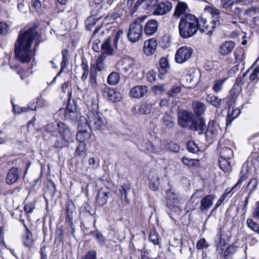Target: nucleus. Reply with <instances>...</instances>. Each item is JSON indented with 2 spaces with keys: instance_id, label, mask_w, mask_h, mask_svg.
<instances>
[{
  "instance_id": "obj_1",
  "label": "nucleus",
  "mask_w": 259,
  "mask_h": 259,
  "mask_svg": "<svg viewBox=\"0 0 259 259\" xmlns=\"http://www.w3.org/2000/svg\"><path fill=\"white\" fill-rule=\"evenodd\" d=\"M38 33L35 27H32L27 30L21 32L15 43V54L16 58L22 63H29L32 57L31 47L34 40H38Z\"/></svg>"
},
{
  "instance_id": "obj_2",
  "label": "nucleus",
  "mask_w": 259,
  "mask_h": 259,
  "mask_svg": "<svg viewBox=\"0 0 259 259\" xmlns=\"http://www.w3.org/2000/svg\"><path fill=\"white\" fill-rule=\"evenodd\" d=\"M199 28V20L195 15L187 14L182 17L179 24L180 36L184 38L190 37L195 35Z\"/></svg>"
},
{
  "instance_id": "obj_3",
  "label": "nucleus",
  "mask_w": 259,
  "mask_h": 259,
  "mask_svg": "<svg viewBox=\"0 0 259 259\" xmlns=\"http://www.w3.org/2000/svg\"><path fill=\"white\" fill-rule=\"evenodd\" d=\"M146 16L138 17L130 24L127 33L128 40L136 43L142 38L143 35V22Z\"/></svg>"
},
{
  "instance_id": "obj_4",
  "label": "nucleus",
  "mask_w": 259,
  "mask_h": 259,
  "mask_svg": "<svg viewBox=\"0 0 259 259\" xmlns=\"http://www.w3.org/2000/svg\"><path fill=\"white\" fill-rule=\"evenodd\" d=\"M88 126L90 130H99L107 123V120L100 112L90 110L87 114Z\"/></svg>"
},
{
  "instance_id": "obj_5",
  "label": "nucleus",
  "mask_w": 259,
  "mask_h": 259,
  "mask_svg": "<svg viewBox=\"0 0 259 259\" xmlns=\"http://www.w3.org/2000/svg\"><path fill=\"white\" fill-rule=\"evenodd\" d=\"M116 67L118 70L127 73L139 69L141 67V64L133 58L127 57L118 61L116 64Z\"/></svg>"
},
{
  "instance_id": "obj_6",
  "label": "nucleus",
  "mask_w": 259,
  "mask_h": 259,
  "mask_svg": "<svg viewBox=\"0 0 259 259\" xmlns=\"http://www.w3.org/2000/svg\"><path fill=\"white\" fill-rule=\"evenodd\" d=\"M256 162V158L253 155L249 156L247 160L242 166L241 171L239 174V179L235 185L234 186V189L237 187L240 186L242 183L247 179L248 177L249 173L251 170V167L254 166Z\"/></svg>"
},
{
  "instance_id": "obj_7",
  "label": "nucleus",
  "mask_w": 259,
  "mask_h": 259,
  "mask_svg": "<svg viewBox=\"0 0 259 259\" xmlns=\"http://www.w3.org/2000/svg\"><path fill=\"white\" fill-rule=\"evenodd\" d=\"M193 114L187 110H180L178 113V123L182 128L189 127L194 119Z\"/></svg>"
},
{
  "instance_id": "obj_8",
  "label": "nucleus",
  "mask_w": 259,
  "mask_h": 259,
  "mask_svg": "<svg viewBox=\"0 0 259 259\" xmlns=\"http://www.w3.org/2000/svg\"><path fill=\"white\" fill-rule=\"evenodd\" d=\"M166 202L167 207L171 210L175 212L181 211L178 195L172 190H169L167 191Z\"/></svg>"
},
{
  "instance_id": "obj_9",
  "label": "nucleus",
  "mask_w": 259,
  "mask_h": 259,
  "mask_svg": "<svg viewBox=\"0 0 259 259\" xmlns=\"http://www.w3.org/2000/svg\"><path fill=\"white\" fill-rule=\"evenodd\" d=\"M64 116L66 119L72 122L77 121L79 118H81L78 112L75 102L69 101L66 110L64 113Z\"/></svg>"
},
{
  "instance_id": "obj_10",
  "label": "nucleus",
  "mask_w": 259,
  "mask_h": 259,
  "mask_svg": "<svg viewBox=\"0 0 259 259\" xmlns=\"http://www.w3.org/2000/svg\"><path fill=\"white\" fill-rule=\"evenodd\" d=\"M192 49L190 47L184 46L179 49L175 55L176 62L182 64L187 61L192 56Z\"/></svg>"
},
{
  "instance_id": "obj_11",
  "label": "nucleus",
  "mask_w": 259,
  "mask_h": 259,
  "mask_svg": "<svg viewBox=\"0 0 259 259\" xmlns=\"http://www.w3.org/2000/svg\"><path fill=\"white\" fill-rule=\"evenodd\" d=\"M205 10L211 15L212 20L210 24L212 26L213 28H215L220 25L223 24L224 22V15L220 13L219 9H216L215 7H208Z\"/></svg>"
},
{
  "instance_id": "obj_12",
  "label": "nucleus",
  "mask_w": 259,
  "mask_h": 259,
  "mask_svg": "<svg viewBox=\"0 0 259 259\" xmlns=\"http://www.w3.org/2000/svg\"><path fill=\"white\" fill-rule=\"evenodd\" d=\"M203 196V192L202 190H196L192 194L190 200L188 202L186 207V211L188 212L189 211L196 209L199 202V199Z\"/></svg>"
},
{
  "instance_id": "obj_13",
  "label": "nucleus",
  "mask_w": 259,
  "mask_h": 259,
  "mask_svg": "<svg viewBox=\"0 0 259 259\" xmlns=\"http://www.w3.org/2000/svg\"><path fill=\"white\" fill-rule=\"evenodd\" d=\"M159 23L158 21L155 19H150L143 23V32L148 36H152L154 35L158 30Z\"/></svg>"
},
{
  "instance_id": "obj_14",
  "label": "nucleus",
  "mask_w": 259,
  "mask_h": 259,
  "mask_svg": "<svg viewBox=\"0 0 259 259\" xmlns=\"http://www.w3.org/2000/svg\"><path fill=\"white\" fill-rule=\"evenodd\" d=\"M206 128L205 120L202 117L194 118L192 122L189 125L190 130L197 132L199 135L203 134Z\"/></svg>"
},
{
  "instance_id": "obj_15",
  "label": "nucleus",
  "mask_w": 259,
  "mask_h": 259,
  "mask_svg": "<svg viewBox=\"0 0 259 259\" xmlns=\"http://www.w3.org/2000/svg\"><path fill=\"white\" fill-rule=\"evenodd\" d=\"M21 174V170L15 167H13L10 168L7 174L6 182L8 185H12L14 183H17L18 180L20 179Z\"/></svg>"
},
{
  "instance_id": "obj_16",
  "label": "nucleus",
  "mask_w": 259,
  "mask_h": 259,
  "mask_svg": "<svg viewBox=\"0 0 259 259\" xmlns=\"http://www.w3.org/2000/svg\"><path fill=\"white\" fill-rule=\"evenodd\" d=\"M103 96L113 102H119L121 100L120 94L113 89L106 87L103 91Z\"/></svg>"
},
{
  "instance_id": "obj_17",
  "label": "nucleus",
  "mask_w": 259,
  "mask_h": 259,
  "mask_svg": "<svg viewBox=\"0 0 259 259\" xmlns=\"http://www.w3.org/2000/svg\"><path fill=\"white\" fill-rule=\"evenodd\" d=\"M148 91V88L146 85H136L131 90L130 95L134 98L140 99L143 97Z\"/></svg>"
},
{
  "instance_id": "obj_18",
  "label": "nucleus",
  "mask_w": 259,
  "mask_h": 259,
  "mask_svg": "<svg viewBox=\"0 0 259 259\" xmlns=\"http://www.w3.org/2000/svg\"><path fill=\"white\" fill-rule=\"evenodd\" d=\"M110 191L107 188H101L97 195L96 200L98 206L101 207L106 204Z\"/></svg>"
},
{
  "instance_id": "obj_19",
  "label": "nucleus",
  "mask_w": 259,
  "mask_h": 259,
  "mask_svg": "<svg viewBox=\"0 0 259 259\" xmlns=\"http://www.w3.org/2000/svg\"><path fill=\"white\" fill-rule=\"evenodd\" d=\"M157 47V40L154 38H150L145 41L143 51L147 56H151L154 54Z\"/></svg>"
},
{
  "instance_id": "obj_20",
  "label": "nucleus",
  "mask_w": 259,
  "mask_h": 259,
  "mask_svg": "<svg viewBox=\"0 0 259 259\" xmlns=\"http://www.w3.org/2000/svg\"><path fill=\"white\" fill-rule=\"evenodd\" d=\"M220 131L219 125L214 121H210L205 135L206 140L212 139L217 136Z\"/></svg>"
},
{
  "instance_id": "obj_21",
  "label": "nucleus",
  "mask_w": 259,
  "mask_h": 259,
  "mask_svg": "<svg viewBox=\"0 0 259 259\" xmlns=\"http://www.w3.org/2000/svg\"><path fill=\"white\" fill-rule=\"evenodd\" d=\"M172 4L168 1L160 3L154 10V13L157 15H162L171 10Z\"/></svg>"
},
{
  "instance_id": "obj_22",
  "label": "nucleus",
  "mask_w": 259,
  "mask_h": 259,
  "mask_svg": "<svg viewBox=\"0 0 259 259\" xmlns=\"http://www.w3.org/2000/svg\"><path fill=\"white\" fill-rule=\"evenodd\" d=\"M57 128L61 137L65 139L70 140L73 136V132H71L69 126L62 122L57 123Z\"/></svg>"
},
{
  "instance_id": "obj_23",
  "label": "nucleus",
  "mask_w": 259,
  "mask_h": 259,
  "mask_svg": "<svg viewBox=\"0 0 259 259\" xmlns=\"http://www.w3.org/2000/svg\"><path fill=\"white\" fill-rule=\"evenodd\" d=\"M214 199L213 195H207L202 198L200 201L199 209L202 212H207L212 206Z\"/></svg>"
},
{
  "instance_id": "obj_24",
  "label": "nucleus",
  "mask_w": 259,
  "mask_h": 259,
  "mask_svg": "<svg viewBox=\"0 0 259 259\" xmlns=\"http://www.w3.org/2000/svg\"><path fill=\"white\" fill-rule=\"evenodd\" d=\"M218 163L220 168L225 172L231 171L234 164V160H230L226 158L219 157Z\"/></svg>"
},
{
  "instance_id": "obj_25",
  "label": "nucleus",
  "mask_w": 259,
  "mask_h": 259,
  "mask_svg": "<svg viewBox=\"0 0 259 259\" xmlns=\"http://www.w3.org/2000/svg\"><path fill=\"white\" fill-rule=\"evenodd\" d=\"M215 28L212 27L211 25L210 26L207 23V20L206 19H202L201 21L199 22V28L198 30L201 33H205L208 35L212 34L213 30Z\"/></svg>"
},
{
  "instance_id": "obj_26",
  "label": "nucleus",
  "mask_w": 259,
  "mask_h": 259,
  "mask_svg": "<svg viewBox=\"0 0 259 259\" xmlns=\"http://www.w3.org/2000/svg\"><path fill=\"white\" fill-rule=\"evenodd\" d=\"M235 44L233 41H226L222 43L220 48V52L222 55L230 53L234 48Z\"/></svg>"
},
{
  "instance_id": "obj_27",
  "label": "nucleus",
  "mask_w": 259,
  "mask_h": 259,
  "mask_svg": "<svg viewBox=\"0 0 259 259\" xmlns=\"http://www.w3.org/2000/svg\"><path fill=\"white\" fill-rule=\"evenodd\" d=\"M78 132L76 135V140L80 142H85L90 138V133L88 132L86 129L83 130L82 125L79 124L78 125Z\"/></svg>"
},
{
  "instance_id": "obj_28",
  "label": "nucleus",
  "mask_w": 259,
  "mask_h": 259,
  "mask_svg": "<svg viewBox=\"0 0 259 259\" xmlns=\"http://www.w3.org/2000/svg\"><path fill=\"white\" fill-rule=\"evenodd\" d=\"M149 187L153 191L157 190L159 186V179L156 172H150L149 175Z\"/></svg>"
},
{
  "instance_id": "obj_29",
  "label": "nucleus",
  "mask_w": 259,
  "mask_h": 259,
  "mask_svg": "<svg viewBox=\"0 0 259 259\" xmlns=\"http://www.w3.org/2000/svg\"><path fill=\"white\" fill-rule=\"evenodd\" d=\"M192 108L193 110L194 113L196 115L200 117L204 113L206 107L202 102L197 101L192 103Z\"/></svg>"
},
{
  "instance_id": "obj_30",
  "label": "nucleus",
  "mask_w": 259,
  "mask_h": 259,
  "mask_svg": "<svg viewBox=\"0 0 259 259\" xmlns=\"http://www.w3.org/2000/svg\"><path fill=\"white\" fill-rule=\"evenodd\" d=\"M24 226L26 229V232L23 237V243L24 246L30 248L32 246L33 244L32 234L25 224H24Z\"/></svg>"
},
{
  "instance_id": "obj_31",
  "label": "nucleus",
  "mask_w": 259,
  "mask_h": 259,
  "mask_svg": "<svg viewBox=\"0 0 259 259\" xmlns=\"http://www.w3.org/2000/svg\"><path fill=\"white\" fill-rule=\"evenodd\" d=\"M188 8V5L186 3L179 2L175 8L174 16L175 17L179 18L181 15L183 14L185 15Z\"/></svg>"
},
{
  "instance_id": "obj_32",
  "label": "nucleus",
  "mask_w": 259,
  "mask_h": 259,
  "mask_svg": "<svg viewBox=\"0 0 259 259\" xmlns=\"http://www.w3.org/2000/svg\"><path fill=\"white\" fill-rule=\"evenodd\" d=\"M102 18V16H98L96 14L93 13L91 16L89 17L85 21V24L88 30H91L97 23L98 20Z\"/></svg>"
},
{
  "instance_id": "obj_33",
  "label": "nucleus",
  "mask_w": 259,
  "mask_h": 259,
  "mask_svg": "<svg viewBox=\"0 0 259 259\" xmlns=\"http://www.w3.org/2000/svg\"><path fill=\"white\" fill-rule=\"evenodd\" d=\"M90 234L94 236L97 240L99 245L100 247L105 246L107 242V239L98 230L91 231Z\"/></svg>"
},
{
  "instance_id": "obj_34",
  "label": "nucleus",
  "mask_w": 259,
  "mask_h": 259,
  "mask_svg": "<svg viewBox=\"0 0 259 259\" xmlns=\"http://www.w3.org/2000/svg\"><path fill=\"white\" fill-rule=\"evenodd\" d=\"M205 100L207 103H209L217 108L220 107L221 105L222 100L212 94H208L206 97Z\"/></svg>"
},
{
  "instance_id": "obj_35",
  "label": "nucleus",
  "mask_w": 259,
  "mask_h": 259,
  "mask_svg": "<svg viewBox=\"0 0 259 259\" xmlns=\"http://www.w3.org/2000/svg\"><path fill=\"white\" fill-rule=\"evenodd\" d=\"M236 251V247L233 245H230L227 248H224L220 251L218 253L223 256L226 259L231 256Z\"/></svg>"
},
{
  "instance_id": "obj_36",
  "label": "nucleus",
  "mask_w": 259,
  "mask_h": 259,
  "mask_svg": "<svg viewBox=\"0 0 259 259\" xmlns=\"http://www.w3.org/2000/svg\"><path fill=\"white\" fill-rule=\"evenodd\" d=\"M258 183V181L256 178H253L249 181L246 188V190L249 196H252L256 190Z\"/></svg>"
},
{
  "instance_id": "obj_37",
  "label": "nucleus",
  "mask_w": 259,
  "mask_h": 259,
  "mask_svg": "<svg viewBox=\"0 0 259 259\" xmlns=\"http://www.w3.org/2000/svg\"><path fill=\"white\" fill-rule=\"evenodd\" d=\"M169 69V66L167 59L164 57L161 58L159 61V66L158 67L159 73L161 75H164Z\"/></svg>"
},
{
  "instance_id": "obj_38",
  "label": "nucleus",
  "mask_w": 259,
  "mask_h": 259,
  "mask_svg": "<svg viewBox=\"0 0 259 259\" xmlns=\"http://www.w3.org/2000/svg\"><path fill=\"white\" fill-rule=\"evenodd\" d=\"M219 157L222 158H226L230 160H234L232 150L231 148L227 147H224L221 149L220 152Z\"/></svg>"
},
{
  "instance_id": "obj_39",
  "label": "nucleus",
  "mask_w": 259,
  "mask_h": 259,
  "mask_svg": "<svg viewBox=\"0 0 259 259\" xmlns=\"http://www.w3.org/2000/svg\"><path fill=\"white\" fill-rule=\"evenodd\" d=\"M101 50L103 52L102 53H104L105 55V54L107 55H111L112 54L113 50L111 46L110 38L105 40L101 45Z\"/></svg>"
},
{
  "instance_id": "obj_40",
  "label": "nucleus",
  "mask_w": 259,
  "mask_h": 259,
  "mask_svg": "<svg viewBox=\"0 0 259 259\" xmlns=\"http://www.w3.org/2000/svg\"><path fill=\"white\" fill-rule=\"evenodd\" d=\"M163 124L168 128H172L175 126V122L171 116L165 112L162 118Z\"/></svg>"
},
{
  "instance_id": "obj_41",
  "label": "nucleus",
  "mask_w": 259,
  "mask_h": 259,
  "mask_svg": "<svg viewBox=\"0 0 259 259\" xmlns=\"http://www.w3.org/2000/svg\"><path fill=\"white\" fill-rule=\"evenodd\" d=\"M236 97V94L235 91H230L228 97L224 99L228 106V109H231V107L235 103Z\"/></svg>"
},
{
  "instance_id": "obj_42",
  "label": "nucleus",
  "mask_w": 259,
  "mask_h": 259,
  "mask_svg": "<svg viewBox=\"0 0 259 259\" xmlns=\"http://www.w3.org/2000/svg\"><path fill=\"white\" fill-rule=\"evenodd\" d=\"M120 80L119 75L116 72H111L108 76L107 83L110 85L117 84Z\"/></svg>"
},
{
  "instance_id": "obj_43",
  "label": "nucleus",
  "mask_w": 259,
  "mask_h": 259,
  "mask_svg": "<svg viewBox=\"0 0 259 259\" xmlns=\"http://www.w3.org/2000/svg\"><path fill=\"white\" fill-rule=\"evenodd\" d=\"M182 162L188 166L197 167L199 165V161L197 159H190L186 157H182Z\"/></svg>"
},
{
  "instance_id": "obj_44",
  "label": "nucleus",
  "mask_w": 259,
  "mask_h": 259,
  "mask_svg": "<svg viewBox=\"0 0 259 259\" xmlns=\"http://www.w3.org/2000/svg\"><path fill=\"white\" fill-rule=\"evenodd\" d=\"M106 56L104 53H101L96 60V69L98 71H101L105 68L104 60Z\"/></svg>"
},
{
  "instance_id": "obj_45",
  "label": "nucleus",
  "mask_w": 259,
  "mask_h": 259,
  "mask_svg": "<svg viewBox=\"0 0 259 259\" xmlns=\"http://www.w3.org/2000/svg\"><path fill=\"white\" fill-rule=\"evenodd\" d=\"M187 148L189 152L198 154L200 152L197 145L193 141H189L187 144Z\"/></svg>"
},
{
  "instance_id": "obj_46",
  "label": "nucleus",
  "mask_w": 259,
  "mask_h": 259,
  "mask_svg": "<svg viewBox=\"0 0 259 259\" xmlns=\"http://www.w3.org/2000/svg\"><path fill=\"white\" fill-rule=\"evenodd\" d=\"M131 189V185L128 183L124 184L121 186V189L120 190V195L121 198H124V200L127 203H129L127 198V191Z\"/></svg>"
},
{
  "instance_id": "obj_47",
  "label": "nucleus",
  "mask_w": 259,
  "mask_h": 259,
  "mask_svg": "<svg viewBox=\"0 0 259 259\" xmlns=\"http://www.w3.org/2000/svg\"><path fill=\"white\" fill-rule=\"evenodd\" d=\"M66 222H71L73 219L74 207L72 204H67L66 206Z\"/></svg>"
},
{
  "instance_id": "obj_48",
  "label": "nucleus",
  "mask_w": 259,
  "mask_h": 259,
  "mask_svg": "<svg viewBox=\"0 0 259 259\" xmlns=\"http://www.w3.org/2000/svg\"><path fill=\"white\" fill-rule=\"evenodd\" d=\"M226 80V78L220 79L215 80L212 88V90L216 93L220 92L222 90L223 85Z\"/></svg>"
},
{
  "instance_id": "obj_49",
  "label": "nucleus",
  "mask_w": 259,
  "mask_h": 259,
  "mask_svg": "<svg viewBox=\"0 0 259 259\" xmlns=\"http://www.w3.org/2000/svg\"><path fill=\"white\" fill-rule=\"evenodd\" d=\"M69 141V140L65 139L61 137L55 142L54 147L56 148L62 149L67 145Z\"/></svg>"
},
{
  "instance_id": "obj_50",
  "label": "nucleus",
  "mask_w": 259,
  "mask_h": 259,
  "mask_svg": "<svg viewBox=\"0 0 259 259\" xmlns=\"http://www.w3.org/2000/svg\"><path fill=\"white\" fill-rule=\"evenodd\" d=\"M75 154L76 155L81 156L86 154V145L85 142H80L76 149Z\"/></svg>"
},
{
  "instance_id": "obj_51",
  "label": "nucleus",
  "mask_w": 259,
  "mask_h": 259,
  "mask_svg": "<svg viewBox=\"0 0 259 259\" xmlns=\"http://www.w3.org/2000/svg\"><path fill=\"white\" fill-rule=\"evenodd\" d=\"M170 36L169 35H164L161 37L160 44L162 48H167L170 45Z\"/></svg>"
},
{
  "instance_id": "obj_52",
  "label": "nucleus",
  "mask_w": 259,
  "mask_h": 259,
  "mask_svg": "<svg viewBox=\"0 0 259 259\" xmlns=\"http://www.w3.org/2000/svg\"><path fill=\"white\" fill-rule=\"evenodd\" d=\"M90 81L91 87L94 90H96L98 85L97 81V72L96 71H91L90 75Z\"/></svg>"
},
{
  "instance_id": "obj_53",
  "label": "nucleus",
  "mask_w": 259,
  "mask_h": 259,
  "mask_svg": "<svg viewBox=\"0 0 259 259\" xmlns=\"http://www.w3.org/2000/svg\"><path fill=\"white\" fill-rule=\"evenodd\" d=\"M151 251L143 248L141 250V259H157L156 256H152L151 254Z\"/></svg>"
},
{
  "instance_id": "obj_54",
  "label": "nucleus",
  "mask_w": 259,
  "mask_h": 259,
  "mask_svg": "<svg viewBox=\"0 0 259 259\" xmlns=\"http://www.w3.org/2000/svg\"><path fill=\"white\" fill-rule=\"evenodd\" d=\"M80 259H97V253L95 250H90Z\"/></svg>"
},
{
  "instance_id": "obj_55",
  "label": "nucleus",
  "mask_w": 259,
  "mask_h": 259,
  "mask_svg": "<svg viewBox=\"0 0 259 259\" xmlns=\"http://www.w3.org/2000/svg\"><path fill=\"white\" fill-rule=\"evenodd\" d=\"M234 55L235 58V62H241L243 61L244 58V52L241 50H236Z\"/></svg>"
},
{
  "instance_id": "obj_56",
  "label": "nucleus",
  "mask_w": 259,
  "mask_h": 259,
  "mask_svg": "<svg viewBox=\"0 0 259 259\" xmlns=\"http://www.w3.org/2000/svg\"><path fill=\"white\" fill-rule=\"evenodd\" d=\"M181 91V87L180 86H173L167 93L169 97H176Z\"/></svg>"
},
{
  "instance_id": "obj_57",
  "label": "nucleus",
  "mask_w": 259,
  "mask_h": 259,
  "mask_svg": "<svg viewBox=\"0 0 259 259\" xmlns=\"http://www.w3.org/2000/svg\"><path fill=\"white\" fill-rule=\"evenodd\" d=\"M149 240L151 242L153 243L154 245H157L159 244V238L157 233L155 231L151 232L149 236Z\"/></svg>"
},
{
  "instance_id": "obj_58",
  "label": "nucleus",
  "mask_w": 259,
  "mask_h": 259,
  "mask_svg": "<svg viewBox=\"0 0 259 259\" xmlns=\"http://www.w3.org/2000/svg\"><path fill=\"white\" fill-rule=\"evenodd\" d=\"M209 246V244L206 242L204 238H201L198 241L196 244V248L198 249H203L207 248Z\"/></svg>"
},
{
  "instance_id": "obj_59",
  "label": "nucleus",
  "mask_w": 259,
  "mask_h": 259,
  "mask_svg": "<svg viewBox=\"0 0 259 259\" xmlns=\"http://www.w3.org/2000/svg\"><path fill=\"white\" fill-rule=\"evenodd\" d=\"M247 225L252 230L255 232L257 230L258 225L256 224L252 219L248 218L247 220Z\"/></svg>"
},
{
  "instance_id": "obj_60",
  "label": "nucleus",
  "mask_w": 259,
  "mask_h": 259,
  "mask_svg": "<svg viewBox=\"0 0 259 259\" xmlns=\"http://www.w3.org/2000/svg\"><path fill=\"white\" fill-rule=\"evenodd\" d=\"M247 72L243 73L241 75H239L236 79V81L234 86L241 87L244 84L245 81L244 80V77L246 76Z\"/></svg>"
},
{
  "instance_id": "obj_61",
  "label": "nucleus",
  "mask_w": 259,
  "mask_h": 259,
  "mask_svg": "<svg viewBox=\"0 0 259 259\" xmlns=\"http://www.w3.org/2000/svg\"><path fill=\"white\" fill-rule=\"evenodd\" d=\"M36 105H35V102L34 101L33 103L28 104L27 107H21V113L30 110H34L36 109Z\"/></svg>"
},
{
  "instance_id": "obj_62",
  "label": "nucleus",
  "mask_w": 259,
  "mask_h": 259,
  "mask_svg": "<svg viewBox=\"0 0 259 259\" xmlns=\"http://www.w3.org/2000/svg\"><path fill=\"white\" fill-rule=\"evenodd\" d=\"M182 244L181 240L178 239H174L173 241H172L170 243V246H169L168 250L169 252H172V247H178Z\"/></svg>"
},
{
  "instance_id": "obj_63",
  "label": "nucleus",
  "mask_w": 259,
  "mask_h": 259,
  "mask_svg": "<svg viewBox=\"0 0 259 259\" xmlns=\"http://www.w3.org/2000/svg\"><path fill=\"white\" fill-rule=\"evenodd\" d=\"M8 30V25L3 22H0V35L6 34Z\"/></svg>"
},
{
  "instance_id": "obj_64",
  "label": "nucleus",
  "mask_w": 259,
  "mask_h": 259,
  "mask_svg": "<svg viewBox=\"0 0 259 259\" xmlns=\"http://www.w3.org/2000/svg\"><path fill=\"white\" fill-rule=\"evenodd\" d=\"M34 208V205L33 203H32L25 204L24 206V210L27 213L32 212Z\"/></svg>"
}]
</instances>
